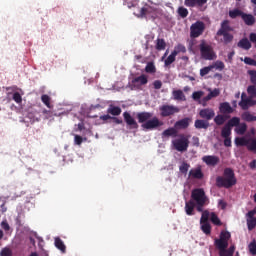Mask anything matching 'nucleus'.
<instances>
[{
  "label": "nucleus",
  "instance_id": "nucleus-1",
  "mask_svg": "<svg viewBox=\"0 0 256 256\" xmlns=\"http://www.w3.org/2000/svg\"><path fill=\"white\" fill-rule=\"evenodd\" d=\"M136 118L138 123L142 124L141 127L144 131H153L159 129V127H163V121L159 120L157 116L153 117V113L151 112H138Z\"/></svg>",
  "mask_w": 256,
  "mask_h": 256
},
{
  "label": "nucleus",
  "instance_id": "nucleus-2",
  "mask_svg": "<svg viewBox=\"0 0 256 256\" xmlns=\"http://www.w3.org/2000/svg\"><path fill=\"white\" fill-rule=\"evenodd\" d=\"M234 185H237V177L233 168H225L223 176L216 177V187L219 189H231Z\"/></svg>",
  "mask_w": 256,
  "mask_h": 256
},
{
  "label": "nucleus",
  "instance_id": "nucleus-3",
  "mask_svg": "<svg viewBox=\"0 0 256 256\" xmlns=\"http://www.w3.org/2000/svg\"><path fill=\"white\" fill-rule=\"evenodd\" d=\"M234 185H237V177L233 168H225L223 176L216 177V187L219 189H231Z\"/></svg>",
  "mask_w": 256,
  "mask_h": 256
},
{
  "label": "nucleus",
  "instance_id": "nucleus-4",
  "mask_svg": "<svg viewBox=\"0 0 256 256\" xmlns=\"http://www.w3.org/2000/svg\"><path fill=\"white\" fill-rule=\"evenodd\" d=\"M191 199L195 202L196 209L199 213H202L203 207L209 203V198L205 194L203 188H196L192 190Z\"/></svg>",
  "mask_w": 256,
  "mask_h": 256
},
{
  "label": "nucleus",
  "instance_id": "nucleus-5",
  "mask_svg": "<svg viewBox=\"0 0 256 256\" xmlns=\"http://www.w3.org/2000/svg\"><path fill=\"white\" fill-rule=\"evenodd\" d=\"M231 31H233V27H231L229 20H223L216 35L217 37H223L222 41L225 45H229V43L233 41V34H231Z\"/></svg>",
  "mask_w": 256,
  "mask_h": 256
},
{
  "label": "nucleus",
  "instance_id": "nucleus-6",
  "mask_svg": "<svg viewBox=\"0 0 256 256\" xmlns=\"http://www.w3.org/2000/svg\"><path fill=\"white\" fill-rule=\"evenodd\" d=\"M191 136L185 134H179L178 138L172 140V145L176 151L180 153H185L189 149V138Z\"/></svg>",
  "mask_w": 256,
  "mask_h": 256
},
{
  "label": "nucleus",
  "instance_id": "nucleus-7",
  "mask_svg": "<svg viewBox=\"0 0 256 256\" xmlns=\"http://www.w3.org/2000/svg\"><path fill=\"white\" fill-rule=\"evenodd\" d=\"M200 55L205 61H213V59H215L213 48L211 45L206 44L205 41H202L200 44Z\"/></svg>",
  "mask_w": 256,
  "mask_h": 256
},
{
  "label": "nucleus",
  "instance_id": "nucleus-8",
  "mask_svg": "<svg viewBox=\"0 0 256 256\" xmlns=\"http://www.w3.org/2000/svg\"><path fill=\"white\" fill-rule=\"evenodd\" d=\"M205 32V23L203 21H196L190 26V37L192 39H197L201 37Z\"/></svg>",
  "mask_w": 256,
  "mask_h": 256
},
{
  "label": "nucleus",
  "instance_id": "nucleus-9",
  "mask_svg": "<svg viewBox=\"0 0 256 256\" xmlns=\"http://www.w3.org/2000/svg\"><path fill=\"white\" fill-rule=\"evenodd\" d=\"M229 239H231V233L229 231L222 230L219 238L214 240L215 247L229 246Z\"/></svg>",
  "mask_w": 256,
  "mask_h": 256
},
{
  "label": "nucleus",
  "instance_id": "nucleus-10",
  "mask_svg": "<svg viewBox=\"0 0 256 256\" xmlns=\"http://www.w3.org/2000/svg\"><path fill=\"white\" fill-rule=\"evenodd\" d=\"M180 109L173 105H162L160 107V115L161 117H171V115H175V113H179Z\"/></svg>",
  "mask_w": 256,
  "mask_h": 256
},
{
  "label": "nucleus",
  "instance_id": "nucleus-11",
  "mask_svg": "<svg viewBox=\"0 0 256 256\" xmlns=\"http://www.w3.org/2000/svg\"><path fill=\"white\" fill-rule=\"evenodd\" d=\"M202 161L207 167H217V164L220 163L221 159L219 156L206 155L202 157Z\"/></svg>",
  "mask_w": 256,
  "mask_h": 256
},
{
  "label": "nucleus",
  "instance_id": "nucleus-12",
  "mask_svg": "<svg viewBox=\"0 0 256 256\" xmlns=\"http://www.w3.org/2000/svg\"><path fill=\"white\" fill-rule=\"evenodd\" d=\"M123 117L129 129H139V124L137 123V120H135V118H133V116H131L129 112H124Z\"/></svg>",
  "mask_w": 256,
  "mask_h": 256
},
{
  "label": "nucleus",
  "instance_id": "nucleus-13",
  "mask_svg": "<svg viewBox=\"0 0 256 256\" xmlns=\"http://www.w3.org/2000/svg\"><path fill=\"white\" fill-rule=\"evenodd\" d=\"M256 210L249 211L246 216L248 217L246 220L248 231H253L256 227V218H255Z\"/></svg>",
  "mask_w": 256,
  "mask_h": 256
},
{
  "label": "nucleus",
  "instance_id": "nucleus-14",
  "mask_svg": "<svg viewBox=\"0 0 256 256\" xmlns=\"http://www.w3.org/2000/svg\"><path fill=\"white\" fill-rule=\"evenodd\" d=\"M229 246H216L219 251V256H233L235 254V245Z\"/></svg>",
  "mask_w": 256,
  "mask_h": 256
},
{
  "label": "nucleus",
  "instance_id": "nucleus-15",
  "mask_svg": "<svg viewBox=\"0 0 256 256\" xmlns=\"http://www.w3.org/2000/svg\"><path fill=\"white\" fill-rule=\"evenodd\" d=\"M238 105H239V107H241V109L243 111H247V109H249V107H255L256 100L253 97L248 96V98H246L245 100L240 101L238 103Z\"/></svg>",
  "mask_w": 256,
  "mask_h": 256
},
{
  "label": "nucleus",
  "instance_id": "nucleus-16",
  "mask_svg": "<svg viewBox=\"0 0 256 256\" xmlns=\"http://www.w3.org/2000/svg\"><path fill=\"white\" fill-rule=\"evenodd\" d=\"M199 115L201 119H206V121H211L215 117V110L212 108H204L200 110Z\"/></svg>",
  "mask_w": 256,
  "mask_h": 256
},
{
  "label": "nucleus",
  "instance_id": "nucleus-17",
  "mask_svg": "<svg viewBox=\"0 0 256 256\" xmlns=\"http://www.w3.org/2000/svg\"><path fill=\"white\" fill-rule=\"evenodd\" d=\"M219 111L222 115H231V113L235 112V109L231 107L229 102H222L219 105Z\"/></svg>",
  "mask_w": 256,
  "mask_h": 256
},
{
  "label": "nucleus",
  "instance_id": "nucleus-18",
  "mask_svg": "<svg viewBox=\"0 0 256 256\" xmlns=\"http://www.w3.org/2000/svg\"><path fill=\"white\" fill-rule=\"evenodd\" d=\"M149 83V78L145 74H142L132 80V85L134 87H139L141 85H147Z\"/></svg>",
  "mask_w": 256,
  "mask_h": 256
},
{
  "label": "nucleus",
  "instance_id": "nucleus-19",
  "mask_svg": "<svg viewBox=\"0 0 256 256\" xmlns=\"http://www.w3.org/2000/svg\"><path fill=\"white\" fill-rule=\"evenodd\" d=\"M220 93L221 91L219 90V88H215L214 90L210 91V93L202 99L203 107H205L207 105V102L211 101V99L219 97Z\"/></svg>",
  "mask_w": 256,
  "mask_h": 256
},
{
  "label": "nucleus",
  "instance_id": "nucleus-20",
  "mask_svg": "<svg viewBox=\"0 0 256 256\" xmlns=\"http://www.w3.org/2000/svg\"><path fill=\"white\" fill-rule=\"evenodd\" d=\"M189 123H191V118H183L181 120H178L175 124L174 127L175 129H187L189 127Z\"/></svg>",
  "mask_w": 256,
  "mask_h": 256
},
{
  "label": "nucleus",
  "instance_id": "nucleus-21",
  "mask_svg": "<svg viewBox=\"0 0 256 256\" xmlns=\"http://www.w3.org/2000/svg\"><path fill=\"white\" fill-rule=\"evenodd\" d=\"M242 20L244 21L245 25L249 27L255 25V16L252 14H246L245 12L242 13Z\"/></svg>",
  "mask_w": 256,
  "mask_h": 256
},
{
  "label": "nucleus",
  "instance_id": "nucleus-22",
  "mask_svg": "<svg viewBox=\"0 0 256 256\" xmlns=\"http://www.w3.org/2000/svg\"><path fill=\"white\" fill-rule=\"evenodd\" d=\"M207 3V0H185L184 5L186 7H195L198 5V7H203Z\"/></svg>",
  "mask_w": 256,
  "mask_h": 256
},
{
  "label": "nucleus",
  "instance_id": "nucleus-23",
  "mask_svg": "<svg viewBox=\"0 0 256 256\" xmlns=\"http://www.w3.org/2000/svg\"><path fill=\"white\" fill-rule=\"evenodd\" d=\"M242 121H246L247 123H253V121H256V116L251 114L249 111H245L241 114Z\"/></svg>",
  "mask_w": 256,
  "mask_h": 256
},
{
  "label": "nucleus",
  "instance_id": "nucleus-24",
  "mask_svg": "<svg viewBox=\"0 0 256 256\" xmlns=\"http://www.w3.org/2000/svg\"><path fill=\"white\" fill-rule=\"evenodd\" d=\"M177 133V128L170 127L162 132V137H178Z\"/></svg>",
  "mask_w": 256,
  "mask_h": 256
},
{
  "label": "nucleus",
  "instance_id": "nucleus-25",
  "mask_svg": "<svg viewBox=\"0 0 256 256\" xmlns=\"http://www.w3.org/2000/svg\"><path fill=\"white\" fill-rule=\"evenodd\" d=\"M227 119H229L228 115L225 114H218L217 116H215L214 118V123L218 126L224 125L225 121H227Z\"/></svg>",
  "mask_w": 256,
  "mask_h": 256
},
{
  "label": "nucleus",
  "instance_id": "nucleus-26",
  "mask_svg": "<svg viewBox=\"0 0 256 256\" xmlns=\"http://www.w3.org/2000/svg\"><path fill=\"white\" fill-rule=\"evenodd\" d=\"M195 202L193 200H189L185 203V212L187 215H193V211H195Z\"/></svg>",
  "mask_w": 256,
  "mask_h": 256
},
{
  "label": "nucleus",
  "instance_id": "nucleus-27",
  "mask_svg": "<svg viewBox=\"0 0 256 256\" xmlns=\"http://www.w3.org/2000/svg\"><path fill=\"white\" fill-rule=\"evenodd\" d=\"M107 113H109L110 115H113L114 117H118V115H121L122 110H121V107L119 106L110 105L109 108L107 109Z\"/></svg>",
  "mask_w": 256,
  "mask_h": 256
},
{
  "label": "nucleus",
  "instance_id": "nucleus-28",
  "mask_svg": "<svg viewBox=\"0 0 256 256\" xmlns=\"http://www.w3.org/2000/svg\"><path fill=\"white\" fill-rule=\"evenodd\" d=\"M238 47H240V49H245V51H249V49H251V42L247 38H242L238 42Z\"/></svg>",
  "mask_w": 256,
  "mask_h": 256
},
{
  "label": "nucleus",
  "instance_id": "nucleus-29",
  "mask_svg": "<svg viewBox=\"0 0 256 256\" xmlns=\"http://www.w3.org/2000/svg\"><path fill=\"white\" fill-rule=\"evenodd\" d=\"M166 48H167V42H165V39L157 38L155 49L157 51H165Z\"/></svg>",
  "mask_w": 256,
  "mask_h": 256
},
{
  "label": "nucleus",
  "instance_id": "nucleus-30",
  "mask_svg": "<svg viewBox=\"0 0 256 256\" xmlns=\"http://www.w3.org/2000/svg\"><path fill=\"white\" fill-rule=\"evenodd\" d=\"M194 126L196 129H209V122L207 120H195Z\"/></svg>",
  "mask_w": 256,
  "mask_h": 256
},
{
  "label": "nucleus",
  "instance_id": "nucleus-31",
  "mask_svg": "<svg viewBox=\"0 0 256 256\" xmlns=\"http://www.w3.org/2000/svg\"><path fill=\"white\" fill-rule=\"evenodd\" d=\"M235 132L238 135H245V133H247V123L243 122V123H239L238 126H236L235 128Z\"/></svg>",
  "mask_w": 256,
  "mask_h": 256
},
{
  "label": "nucleus",
  "instance_id": "nucleus-32",
  "mask_svg": "<svg viewBox=\"0 0 256 256\" xmlns=\"http://www.w3.org/2000/svg\"><path fill=\"white\" fill-rule=\"evenodd\" d=\"M177 57V52H171V54L165 59L164 66L169 67V65L175 63V58Z\"/></svg>",
  "mask_w": 256,
  "mask_h": 256
},
{
  "label": "nucleus",
  "instance_id": "nucleus-33",
  "mask_svg": "<svg viewBox=\"0 0 256 256\" xmlns=\"http://www.w3.org/2000/svg\"><path fill=\"white\" fill-rule=\"evenodd\" d=\"M172 95L175 99V101H185V94L182 90H174L172 92Z\"/></svg>",
  "mask_w": 256,
  "mask_h": 256
},
{
  "label": "nucleus",
  "instance_id": "nucleus-34",
  "mask_svg": "<svg viewBox=\"0 0 256 256\" xmlns=\"http://www.w3.org/2000/svg\"><path fill=\"white\" fill-rule=\"evenodd\" d=\"M55 247L59 249V251H62V253H65L67 247L65 246V243H63V240L61 238L57 237L55 238Z\"/></svg>",
  "mask_w": 256,
  "mask_h": 256
},
{
  "label": "nucleus",
  "instance_id": "nucleus-35",
  "mask_svg": "<svg viewBox=\"0 0 256 256\" xmlns=\"http://www.w3.org/2000/svg\"><path fill=\"white\" fill-rule=\"evenodd\" d=\"M241 123V118L239 117H232L227 123L226 126H228L230 129L231 127H237Z\"/></svg>",
  "mask_w": 256,
  "mask_h": 256
},
{
  "label": "nucleus",
  "instance_id": "nucleus-36",
  "mask_svg": "<svg viewBox=\"0 0 256 256\" xmlns=\"http://www.w3.org/2000/svg\"><path fill=\"white\" fill-rule=\"evenodd\" d=\"M235 144L237 147H247V145H249V140L244 137H237L235 139Z\"/></svg>",
  "mask_w": 256,
  "mask_h": 256
},
{
  "label": "nucleus",
  "instance_id": "nucleus-37",
  "mask_svg": "<svg viewBox=\"0 0 256 256\" xmlns=\"http://www.w3.org/2000/svg\"><path fill=\"white\" fill-rule=\"evenodd\" d=\"M190 177H193L194 179H203V172L200 168L196 170H191L189 172Z\"/></svg>",
  "mask_w": 256,
  "mask_h": 256
},
{
  "label": "nucleus",
  "instance_id": "nucleus-38",
  "mask_svg": "<svg viewBox=\"0 0 256 256\" xmlns=\"http://www.w3.org/2000/svg\"><path fill=\"white\" fill-rule=\"evenodd\" d=\"M200 224H201V231L205 235H211V224H209V222L200 223Z\"/></svg>",
  "mask_w": 256,
  "mask_h": 256
},
{
  "label": "nucleus",
  "instance_id": "nucleus-39",
  "mask_svg": "<svg viewBox=\"0 0 256 256\" xmlns=\"http://www.w3.org/2000/svg\"><path fill=\"white\" fill-rule=\"evenodd\" d=\"M229 17L231 19H237V17H243V11H241L239 9L230 10Z\"/></svg>",
  "mask_w": 256,
  "mask_h": 256
},
{
  "label": "nucleus",
  "instance_id": "nucleus-40",
  "mask_svg": "<svg viewBox=\"0 0 256 256\" xmlns=\"http://www.w3.org/2000/svg\"><path fill=\"white\" fill-rule=\"evenodd\" d=\"M246 147L248 151H253L254 153H256V138L249 139Z\"/></svg>",
  "mask_w": 256,
  "mask_h": 256
},
{
  "label": "nucleus",
  "instance_id": "nucleus-41",
  "mask_svg": "<svg viewBox=\"0 0 256 256\" xmlns=\"http://www.w3.org/2000/svg\"><path fill=\"white\" fill-rule=\"evenodd\" d=\"M221 137L223 139L231 137V128L227 126V124L222 128Z\"/></svg>",
  "mask_w": 256,
  "mask_h": 256
},
{
  "label": "nucleus",
  "instance_id": "nucleus-42",
  "mask_svg": "<svg viewBox=\"0 0 256 256\" xmlns=\"http://www.w3.org/2000/svg\"><path fill=\"white\" fill-rule=\"evenodd\" d=\"M172 52L176 53V55H179V53H187V48L183 44H178Z\"/></svg>",
  "mask_w": 256,
  "mask_h": 256
},
{
  "label": "nucleus",
  "instance_id": "nucleus-43",
  "mask_svg": "<svg viewBox=\"0 0 256 256\" xmlns=\"http://www.w3.org/2000/svg\"><path fill=\"white\" fill-rule=\"evenodd\" d=\"M177 13L182 19H185V17L189 15V10L183 6H180L177 10Z\"/></svg>",
  "mask_w": 256,
  "mask_h": 256
},
{
  "label": "nucleus",
  "instance_id": "nucleus-44",
  "mask_svg": "<svg viewBox=\"0 0 256 256\" xmlns=\"http://www.w3.org/2000/svg\"><path fill=\"white\" fill-rule=\"evenodd\" d=\"M211 67L212 69H216L217 71H223V69H225V63L218 60L214 64H212Z\"/></svg>",
  "mask_w": 256,
  "mask_h": 256
},
{
  "label": "nucleus",
  "instance_id": "nucleus-45",
  "mask_svg": "<svg viewBox=\"0 0 256 256\" xmlns=\"http://www.w3.org/2000/svg\"><path fill=\"white\" fill-rule=\"evenodd\" d=\"M250 255L256 256V240L253 239L248 245Z\"/></svg>",
  "mask_w": 256,
  "mask_h": 256
},
{
  "label": "nucleus",
  "instance_id": "nucleus-46",
  "mask_svg": "<svg viewBox=\"0 0 256 256\" xmlns=\"http://www.w3.org/2000/svg\"><path fill=\"white\" fill-rule=\"evenodd\" d=\"M247 93H248V97H252L254 99H256V86L255 85H249L247 87Z\"/></svg>",
  "mask_w": 256,
  "mask_h": 256
},
{
  "label": "nucleus",
  "instance_id": "nucleus-47",
  "mask_svg": "<svg viewBox=\"0 0 256 256\" xmlns=\"http://www.w3.org/2000/svg\"><path fill=\"white\" fill-rule=\"evenodd\" d=\"M146 73H156L157 68H155V64L153 62H148L145 67Z\"/></svg>",
  "mask_w": 256,
  "mask_h": 256
},
{
  "label": "nucleus",
  "instance_id": "nucleus-48",
  "mask_svg": "<svg viewBox=\"0 0 256 256\" xmlns=\"http://www.w3.org/2000/svg\"><path fill=\"white\" fill-rule=\"evenodd\" d=\"M247 74L250 77V83L256 87V70H248Z\"/></svg>",
  "mask_w": 256,
  "mask_h": 256
},
{
  "label": "nucleus",
  "instance_id": "nucleus-49",
  "mask_svg": "<svg viewBox=\"0 0 256 256\" xmlns=\"http://www.w3.org/2000/svg\"><path fill=\"white\" fill-rule=\"evenodd\" d=\"M210 220L212 221L213 225H218V226L222 225L221 220L219 219V216H217L215 212L211 213Z\"/></svg>",
  "mask_w": 256,
  "mask_h": 256
},
{
  "label": "nucleus",
  "instance_id": "nucleus-50",
  "mask_svg": "<svg viewBox=\"0 0 256 256\" xmlns=\"http://www.w3.org/2000/svg\"><path fill=\"white\" fill-rule=\"evenodd\" d=\"M41 101H42V103H44V105H46V107L51 109V98L49 97V95H47V94L42 95Z\"/></svg>",
  "mask_w": 256,
  "mask_h": 256
},
{
  "label": "nucleus",
  "instance_id": "nucleus-51",
  "mask_svg": "<svg viewBox=\"0 0 256 256\" xmlns=\"http://www.w3.org/2000/svg\"><path fill=\"white\" fill-rule=\"evenodd\" d=\"M12 99L18 105H21L23 103V97L21 96V94L19 92H14Z\"/></svg>",
  "mask_w": 256,
  "mask_h": 256
},
{
  "label": "nucleus",
  "instance_id": "nucleus-52",
  "mask_svg": "<svg viewBox=\"0 0 256 256\" xmlns=\"http://www.w3.org/2000/svg\"><path fill=\"white\" fill-rule=\"evenodd\" d=\"M212 69H213V66L211 65L200 69V77H205V75H209Z\"/></svg>",
  "mask_w": 256,
  "mask_h": 256
},
{
  "label": "nucleus",
  "instance_id": "nucleus-53",
  "mask_svg": "<svg viewBox=\"0 0 256 256\" xmlns=\"http://www.w3.org/2000/svg\"><path fill=\"white\" fill-rule=\"evenodd\" d=\"M200 223H209V212L207 210L202 211Z\"/></svg>",
  "mask_w": 256,
  "mask_h": 256
},
{
  "label": "nucleus",
  "instance_id": "nucleus-54",
  "mask_svg": "<svg viewBox=\"0 0 256 256\" xmlns=\"http://www.w3.org/2000/svg\"><path fill=\"white\" fill-rule=\"evenodd\" d=\"M189 167L191 166L187 162H183L179 167V171L185 175L189 171Z\"/></svg>",
  "mask_w": 256,
  "mask_h": 256
},
{
  "label": "nucleus",
  "instance_id": "nucleus-55",
  "mask_svg": "<svg viewBox=\"0 0 256 256\" xmlns=\"http://www.w3.org/2000/svg\"><path fill=\"white\" fill-rule=\"evenodd\" d=\"M0 256H13V251L11 250V248H3L0 252Z\"/></svg>",
  "mask_w": 256,
  "mask_h": 256
},
{
  "label": "nucleus",
  "instance_id": "nucleus-56",
  "mask_svg": "<svg viewBox=\"0 0 256 256\" xmlns=\"http://www.w3.org/2000/svg\"><path fill=\"white\" fill-rule=\"evenodd\" d=\"M244 63L246 65H251L252 67H256V60L251 58V57H245L244 58Z\"/></svg>",
  "mask_w": 256,
  "mask_h": 256
},
{
  "label": "nucleus",
  "instance_id": "nucleus-57",
  "mask_svg": "<svg viewBox=\"0 0 256 256\" xmlns=\"http://www.w3.org/2000/svg\"><path fill=\"white\" fill-rule=\"evenodd\" d=\"M203 97V91H196L193 92L192 94V99H194V101H199V99H201Z\"/></svg>",
  "mask_w": 256,
  "mask_h": 256
},
{
  "label": "nucleus",
  "instance_id": "nucleus-58",
  "mask_svg": "<svg viewBox=\"0 0 256 256\" xmlns=\"http://www.w3.org/2000/svg\"><path fill=\"white\" fill-rule=\"evenodd\" d=\"M151 11V7H143L140 9V15L141 17H147V14Z\"/></svg>",
  "mask_w": 256,
  "mask_h": 256
},
{
  "label": "nucleus",
  "instance_id": "nucleus-59",
  "mask_svg": "<svg viewBox=\"0 0 256 256\" xmlns=\"http://www.w3.org/2000/svg\"><path fill=\"white\" fill-rule=\"evenodd\" d=\"M74 143L75 145H81L83 143V137H81L80 135H75Z\"/></svg>",
  "mask_w": 256,
  "mask_h": 256
},
{
  "label": "nucleus",
  "instance_id": "nucleus-60",
  "mask_svg": "<svg viewBox=\"0 0 256 256\" xmlns=\"http://www.w3.org/2000/svg\"><path fill=\"white\" fill-rule=\"evenodd\" d=\"M1 227L4 229V231H9L11 229V226H9V223L7 220H4L1 222Z\"/></svg>",
  "mask_w": 256,
  "mask_h": 256
},
{
  "label": "nucleus",
  "instance_id": "nucleus-61",
  "mask_svg": "<svg viewBox=\"0 0 256 256\" xmlns=\"http://www.w3.org/2000/svg\"><path fill=\"white\" fill-rule=\"evenodd\" d=\"M154 85V89H161V87H163V82H161V80H156L153 82Z\"/></svg>",
  "mask_w": 256,
  "mask_h": 256
},
{
  "label": "nucleus",
  "instance_id": "nucleus-62",
  "mask_svg": "<svg viewBox=\"0 0 256 256\" xmlns=\"http://www.w3.org/2000/svg\"><path fill=\"white\" fill-rule=\"evenodd\" d=\"M249 40L251 41V43H254L255 48H256V33H250L249 35Z\"/></svg>",
  "mask_w": 256,
  "mask_h": 256
},
{
  "label": "nucleus",
  "instance_id": "nucleus-63",
  "mask_svg": "<svg viewBox=\"0 0 256 256\" xmlns=\"http://www.w3.org/2000/svg\"><path fill=\"white\" fill-rule=\"evenodd\" d=\"M218 205L222 210L227 209V202H224L223 200H219Z\"/></svg>",
  "mask_w": 256,
  "mask_h": 256
},
{
  "label": "nucleus",
  "instance_id": "nucleus-64",
  "mask_svg": "<svg viewBox=\"0 0 256 256\" xmlns=\"http://www.w3.org/2000/svg\"><path fill=\"white\" fill-rule=\"evenodd\" d=\"M224 146L231 147V137L224 138Z\"/></svg>",
  "mask_w": 256,
  "mask_h": 256
}]
</instances>
